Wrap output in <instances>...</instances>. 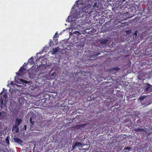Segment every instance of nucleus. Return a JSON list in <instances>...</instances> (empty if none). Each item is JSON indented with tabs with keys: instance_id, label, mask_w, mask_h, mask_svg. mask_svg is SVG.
Returning <instances> with one entry per match:
<instances>
[{
	"instance_id": "nucleus-1",
	"label": "nucleus",
	"mask_w": 152,
	"mask_h": 152,
	"mask_svg": "<svg viewBox=\"0 0 152 152\" xmlns=\"http://www.w3.org/2000/svg\"><path fill=\"white\" fill-rule=\"evenodd\" d=\"M78 5H82V12L83 13L82 16H85L86 18L88 19L92 18V16L95 14V12L91 9L90 4H88L86 5H85L84 3L83 0H78Z\"/></svg>"
},
{
	"instance_id": "nucleus-2",
	"label": "nucleus",
	"mask_w": 152,
	"mask_h": 152,
	"mask_svg": "<svg viewBox=\"0 0 152 152\" xmlns=\"http://www.w3.org/2000/svg\"><path fill=\"white\" fill-rule=\"evenodd\" d=\"M144 91L146 93L152 91V85L149 83H145L144 85Z\"/></svg>"
},
{
	"instance_id": "nucleus-3",
	"label": "nucleus",
	"mask_w": 152,
	"mask_h": 152,
	"mask_svg": "<svg viewBox=\"0 0 152 152\" xmlns=\"http://www.w3.org/2000/svg\"><path fill=\"white\" fill-rule=\"evenodd\" d=\"M26 69L23 66L21 67L18 72V76H21L23 74L22 73L25 72L26 71Z\"/></svg>"
},
{
	"instance_id": "nucleus-4",
	"label": "nucleus",
	"mask_w": 152,
	"mask_h": 152,
	"mask_svg": "<svg viewBox=\"0 0 152 152\" xmlns=\"http://www.w3.org/2000/svg\"><path fill=\"white\" fill-rule=\"evenodd\" d=\"M22 120L21 119L16 118L15 119V124L19 126L22 122Z\"/></svg>"
},
{
	"instance_id": "nucleus-5",
	"label": "nucleus",
	"mask_w": 152,
	"mask_h": 152,
	"mask_svg": "<svg viewBox=\"0 0 152 152\" xmlns=\"http://www.w3.org/2000/svg\"><path fill=\"white\" fill-rule=\"evenodd\" d=\"M69 109L68 106L65 105L62 107L61 110H63L64 112L67 113L69 110Z\"/></svg>"
},
{
	"instance_id": "nucleus-6",
	"label": "nucleus",
	"mask_w": 152,
	"mask_h": 152,
	"mask_svg": "<svg viewBox=\"0 0 152 152\" xmlns=\"http://www.w3.org/2000/svg\"><path fill=\"white\" fill-rule=\"evenodd\" d=\"M60 49V48L59 47H57V48H56L53 49V51L52 53V54L53 55H54L56 54V53H57L58 50Z\"/></svg>"
},
{
	"instance_id": "nucleus-7",
	"label": "nucleus",
	"mask_w": 152,
	"mask_h": 152,
	"mask_svg": "<svg viewBox=\"0 0 152 152\" xmlns=\"http://www.w3.org/2000/svg\"><path fill=\"white\" fill-rule=\"evenodd\" d=\"M18 126H19L15 124L13 126L12 130H15V132H18L19 131V128L18 127Z\"/></svg>"
},
{
	"instance_id": "nucleus-8",
	"label": "nucleus",
	"mask_w": 152,
	"mask_h": 152,
	"mask_svg": "<svg viewBox=\"0 0 152 152\" xmlns=\"http://www.w3.org/2000/svg\"><path fill=\"white\" fill-rule=\"evenodd\" d=\"M134 131L136 132H144L145 131V130L144 129H142V128H136L135 129H134Z\"/></svg>"
},
{
	"instance_id": "nucleus-9",
	"label": "nucleus",
	"mask_w": 152,
	"mask_h": 152,
	"mask_svg": "<svg viewBox=\"0 0 152 152\" xmlns=\"http://www.w3.org/2000/svg\"><path fill=\"white\" fill-rule=\"evenodd\" d=\"M15 142L17 143L21 144L23 142V141L20 139L16 138L14 139Z\"/></svg>"
},
{
	"instance_id": "nucleus-10",
	"label": "nucleus",
	"mask_w": 152,
	"mask_h": 152,
	"mask_svg": "<svg viewBox=\"0 0 152 152\" xmlns=\"http://www.w3.org/2000/svg\"><path fill=\"white\" fill-rule=\"evenodd\" d=\"M108 41V40L107 39H102L100 40L99 41L102 44H107V42Z\"/></svg>"
},
{
	"instance_id": "nucleus-11",
	"label": "nucleus",
	"mask_w": 152,
	"mask_h": 152,
	"mask_svg": "<svg viewBox=\"0 0 152 152\" xmlns=\"http://www.w3.org/2000/svg\"><path fill=\"white\" fill-rule=\"evenodd\" d=\"M75 143L77 145V146L78 147H81L83 146V144L80 142H76Z\"/></svg>"
},
{
	"instance_id": "nucleus-12",
	"label": "nucleus",
	"mask_w": 152,
	"mask_h": 152,
	"mask_svg": "<svg viewBox=\"0 0 152 152\" xmlns=\"http://www.w3.org/2000/svg\"><path fill=\"white\" fill-rule=\"evenodd\" d=\"M28 62L29 63H30L31 64H33L34 63L33 61V58L32 57H31L30 58L28 61Z\"/></svg>"
},
{
	"instance_id": "nucleus-13",
	"label": "nucleus",
	"mask_w": 152,
	"mask_h": 152,
	"mask_svg": "<svg viewBox=\"0 0 152 152\" xmlns=\"http://www.w3.org/2000/svg\"><path fill=\"white\" fill-rule=\"evenodd\" d=\"M120 68H118V67L116 66L114 67H113L112 69H112V70H114L115 71H118L120 70Z\"/></svg>"
},
{
	"instance_id": "nucleus-14",
	"label": "nucleus",
	"mask_w": 152,
	"mask_h": 152,
	"mask_svg": "<svg viewBox=\"0 0 152 152\" xmlns=\"http://www.w3.org/2000/svg\"><path fill=\"white\" fill-rule=\"evenodd\" d=\"M100 54V53H98L95 54L92 56V58H94V57H96L97 56H98Z\"/></svg>"
},
{
	"instance_id": "nucleus-15",
	"label": "nucleus",
	"mask_w": 152,
	"mask_h": 152,
	"mask_svg": "<svg viewBox=\"0 0 152 152\" xmlns=\"http://www.w3.org/2000/svg\"><path fill=\"white\" fill-rule=\"evenodd\" d=\"M132 149V148L131 147H126L124 148V150H130Z\"/></svg>"
},
{
	"instance_id": "nucleus-16",
	"label": "nucleus",
	"mask_w": 152,
	"mask_h": 152,
	"mask_svg": "<svg viewBox=\"0 0 152 152\" xmlns=\"http://www.w3.org/2000/svg\"><path fill=\"white\" fill-rule=\"evenodd\" d=\"M4 99H3L2 97H1L0 99V103L1 104H3V103Z\"/></svg>"
},
{
	"instance_id": "nucleus-17",
	"label": "nucleus",
	"mask_w": 152,
	"mask_h": 152,
	"mask_svg": "<svg viewBox=\"0 0 152 152\" xmlns=\"http://www.w3.org/2000/svg\"><path fill=\"white\" fill-rule=\"evenodd\" d=\"M76 146H77V145H76L75 143L73 144L72 145V150H73L74 149Z\"/></svg>"
},
{
	"instance_id": "nucleus-18",
	"label": "nucleus",
	"mask_w": 152,
	"mask_h": 152,
	"mask_svg": "<svg viewBox=\"0 0 152 152\" xmlns=\"http://www.w3.org/2000/svg\"><path fill=\"white\" fill-rule=\"evenodd\" d=\"M30 123L32 125H33L34 124V121H32V118H31L30 119Z\"/></svg>"
},
{
	"instance_id": "nucleus-19",
	"label": "nucleus",
	"mask_w": 152,
	"mask_h": 152,
	"mask_svg": "<svg viewBox=\"0 0 152 152\" xmlns=\"http://www.w3.org/2000/svg\"><path fill=\"white\" fill-rule=\"evenodd\" d=\"M6 142L8 145L9 144V141L8 137L6 139Z\"/></svg>"
},
{
	"instance_id": "nucleus-20",
	"label": "nucleus",
	"mask_w": 152,
	"mask_h": 152,
	"mask_svg": "<svg viewBox=\"0 0 152 152\" xmlns=\"http://www.w3.org/2000/svg\"><path fill=\"white\" fill-rule=\"evenodd\" d=\"M3 97L5 99H7V94H5L3 96Z\"/></svg>"
},
{
	"instance_id": "nucleus-21",
	"label": "nucleus",
	"mask_w": 152,
	"mask_h": 152,
	"mask_svg": "<svg viewBox=\"0 0 152 152\" xmlns=\"http://www.w3.org/2000/svg\"><path fill=\"white\" fill-rule=\"evenodd\" d=\"M93 7L94 8H95L96 7L97 8L98 7V6H97V3L96 2L94 3Z\"/></svg>"
},
{
	"instance_id": "nucleus-22",
	"label": "nucleus",
	"mask_w": 152,
	"mask_h": 152,
	"mask_svg": "<svg viewBox=\"0 0 152 152\" xmlns=\"http://www.w3.org/2000/svg\"><path fill=\"white\" fill-rule=\"evenodd\" d=\"M56 73L55 72H54L51 74L50 76H56Z\"/></svg>"
},
{
	"instance_id": "nucleus-23",
	"label": "nucleus",
	"mask_w": 152,
	"mask_h": 152,
	"mask_svg": "<svg viewBox=\"0 0 152 152\" xmlns=\"http://www.w3.org/2000/svg\"><path fill=\"white\" fill-rule=\"evenodd\" d=\"M58 37V34H57V33H56L55 34L53 38L57 37Z\"/></svg>"
},
{
	"instance_id": "nucleus-24",
	"label": "nucleus",
	"mask_w": 152,
	"mask_h": 152,
	"mask_svg": "<svg viewBox=\"0 0 152 152\" xmlns=\"http://www.w3.org/2000/svg\"><path fill=\"white\" fill-rule=\"evenodd\" d=\"M145 97H144L143 96V97L142 96L140 97V100H142L145 98Z\"/></svg>"
},
{
	"instance_id": "nucleus-25",
	"label": "nucleus",
	"mask_w": 152,
	"mask_h": 152,
	"mask_svg": "<svg viewBox=\"0 0 152 152\" xmlns=\"http://www.w3.org/2000/svg\"><path fill=\"white\" fill-rule=\"evenodd\" d=\"M86 125H87V124H83L82 125H81L80 126L82 127H84Z\"/></svg>"
},
{
	"instance_id": "nucleus-26",
	"label": "nucleus",
	"mask_w": 152,
	"mask_h": 152,
	"mask_svg": "<svg viewBox=\"0 0 152 152\" xmlns=\"http://www.w3.org/2000/svg\"><path fill=\"white\" fill-rule=\"evenodd\" d=\"M23 82L26 83H28V82L27 81H26L25 80H24Z\"/></svg>"
},
{
	"instance_id": "nucleus-27",
	"label": "nucleus",
	"mask_w": 152,
	"mask_h": 152,
	"mask_svg": "<svg viewBox=\"0 0 152 152\" xmlns=\"http://www.w3.org/2000/svg\"><path fill=\"white\" fill-rule=\"evenodd\" d=\"M24 129H25V130H26V125H25L24 126Z\"/></svg>"
},
{
	"instance_id": "nucleus-28",
	"label": "nucleus",
	"mask_w": 152,
	"mask_h": 152,
	"mask_svg": "<svg viewBox=\"0 0 152 152\" xmlns=\"http://www.w3.org/2000/svg\"><path fill=\"white\" fill-rule=\"evenodd\" d=\"M27 65V63H24V64L23 65V66H26Z\"/></svg>"
},
{
	"instance_id": "nucleus-29",
	"label": "nucleus",
	"mask_w": 152,
	"mask_h": 152,
	"mask_svg": "<svg viewBox=\"0 0 152 152\" xmlns=\"http://www.w3.org/2000/svg\"><path fill=\"white\" fill-rule=\"evenodd\" d=\"M128 31H129L130 32H131L132 31L131 30H129L128 31H126V32L127 33V32H128Z\"/></svg>"
},
{
	"instance_id": "nucleus-30",
	"label": "nucleus",
	"mask_w": 152,
	"mask_h": 152,
	"mask_svg": "<svg viewBox=\"0 0 152 152\" xmlns=\"http://www.w3.org/2000/svg\"><path fill=\"white\" fill-rule=\"evenodd\" d=\"M126 1V0H122L123 2H124Z\"/></svg>"
},
{
	"instance_id": "nucleus-31",
	"label": "nucleus",
	"mask_w": 152,
	"mask_h": 152,
	"mask_svg": "<svg viewBox=\"0 0 152 152\" xmlns=\"http://www.w3.org/2000/svg\"><path fill=\"white\" fill-rule=\"evenodd\" d=\"M1 112H0V115H1Z\"/></svg>"
},
{
	"instance_id": "nucleus-32",
	"label": "nucleus",
	"mask_w": 152,
	"mask_h": 152,
	"mask_svg": "<svg viewBox=\"0 0 152 152\" xmlns=\"http://www.w3.org/2000/svg\"><path fill=\"white\" fill-rule=\"evenodd\" d=\"M6 102L5 100H4V103H5Z\"/></svg>"
},
{
	"instance_id": "nucleus-33",
	"label": "nucleus",
	"mask_w": 152,
	"mask_h": 152,
	"mask_svg": "<svg viewBox=\"0 0 152 152\" xmlns=\"http://www.w3.org/2000/svg\"><path fill=\"white\" fill-rule=\"evenodd\" d=\"M71 123H72V122H71L69 123V124H71Z\"/></svg>"
}]
</instances>
